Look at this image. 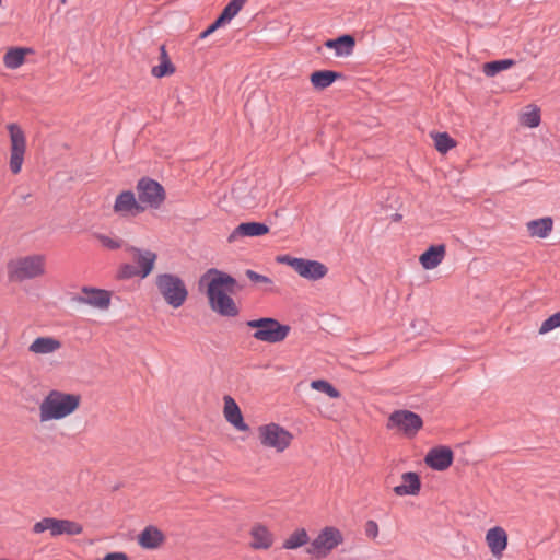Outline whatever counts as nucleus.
Segmentation results:
<instances>
[{"mask_svg": "<svg viewBox=\"0 0 560 560\" xmlns=\"http://www.w3.org/2000/svg\"><path fill=\"white\" fill-rule=\"evenodd\" d=\"M7 275L15 283L42 278L46 275V256L30 254L14 257L7 264Z\"/></svg>", "mask_w": 560, "mask_h": 560, "instance_id": "nucleus-3", "label": "nucleus"}, {"mask_svg": "<svg viewBox=\"0 0 560 560\" xmlns=\"http://www.w3.org/2000/svg\"><path fill=\"white\" fill-rule=\"evenodd\" d=\"M355 40L351 35H342L335 39H328L325 43L327 48L334 49L336 56L347 57L353 52Z\"/></svg>", "mask_w": 560, "mask_h": 560, "instance_id": "nucleus-27", "label": "nucleus"}, {"mask_svg": "<svg viewBox=\"0 0 560 560\" xmlns=\"http://www.w3.org/2000/svg\"><path fill=\"white\" fill-rule=\"evenodd\" d=\"M515 65L513 59H501L495 61L486 62L482 66V71L487 77H494L501 71L509 70Z\"/></svg>", "mask_w": 560, "mask_h": 560, "instance_id": "nucleus-32", "label": "nucleus"}, {"mask_svg": "<svg viewBox=\"0 0 560 560\" xmlns=\"http://www.w3.org/2000/svg\"><path fill=\"white\" fill-rule=\"evenodd\" d=\"M248 536V546L255 551H267L272 548L276 541V536L271 529L260 522H256L250 526Z\"/></svg>", "mask_w": 560, "mask_h": 560, "instance_id": "nucleus-14", "label": "nucleus"}, {"mask_svg": "<svg viewBox=\"0 0 560 560\" xmlns=\"http://www.w3.org/2000/svg\"><path fill=\"white\" fill-rule=\"evenodd\" d=\"M245 275L252 282L260 284H272V280L269 277L260 275L254 270L248 269L246 270Z\"/></svg>", "mask_w": 560, "mask_h": 560, "instance_id": "nucleus-38", "label": "nucleus"}, {"mask_svg": "<svg viewBox=\"0 0 560 560\" xmlns=\"http://www.w3.org/2000/svg\"><path fill=\"white\" fill-rule=\"evenodd\" d=\"M113 210L120 218H133L144 211V206H141L132 191L125 190L117 195Z\"/></svg>", "mask_w": 560, "mask_h": 560, "instance_id": "nucleus-15", "label": "nucleus"}, {"mask_svg": "<svg viewBox=\"0 0 560 560\" xmlns=\"http://www.w3.org/2000/svg\"><path fill=\"white\" fill-rule=\"evenodd\" d=\"M226 23L221 20V18L219 16L211 25H209L207 28H208V32H210V34L214 33L219 27L225 25Z\"/></svg>", "mask_w": 560, "mask_h": 560, "instance_id": "nucleus-42", "label": "nucleus"}, {"mask_svg": "<svg viewBox=\"0 0 560 560\" xmlns=\"http://www.w3.org/2000/svg\"><path fill=\"white\" fill-rule=\"evenodd\" d=\"M119 278L121 279H129L132 277H139L138 269H136L135 266L125 264L119 269Z\"/></svg>", "mask_w": 560, "mask_h": 560, "instance_id": "nucleus-39", "label": "nucleus"}, {"mask_svg": "<svg viewBox=\"0 0 560 560\" xmlns=\"http://www.w3.org/2000/svg\"><path fill=\"white\" fill-rule=\"evenodd\" d=\"M160 59L161 63L152 68V75L155 78H163L165 75L173 74L175 72V67L171 62L165 46L160 47Z\"/></svg>", "mask_w": 560, "mask_h": 560, "instance_id": "nucleus-30", "label": "nucleus"}, {"mask_svg": "<svg viewBox=\"0 0 560 560\" xmlns=\"http://www.w3.org/2000/svg\"><path fill=\"white\" fill-rule=\"evenodd\" d=\"M61 3H62V4L67 3V0H61Z\"/></svg>", "mask_w": 560, "mask_h": 560, "instance_id": "nucleus-44", "label": "nucleus"}, {"mask_svg": "<svg viewBox=\"0 0 560 560\" xmlns=\"http://www.w3.org/2000/svg\"><path fill=\"white\" fill-rule=\"evenodd\" d=\"M255 433L258 445L276 454L287 452L294 441V434L290 430L273 421L259 424Z\"/></svg>", "mask_w": 560, "mask_h": 560, "instance_id": "nucleus-4", "label": "nucleus"}, {"mask_svg": "<svg viewBox=\"0 0 560 560\" xmlns=\"http://www.w3.org/2000/svg\"><path fill=\"white\" fill-rule=\"evenodd\" d=\"M421 489V481L416 472L409 471L401 475V483L394 487V493L398 497L417 495Z\"/></svg>", "mask_w": 560, "mask_h": 560, "instance_id": "nucleus-24", "label": "nucleus"}, {"mask_svg": "<svg viewBox=\"0 0 560 560\" xmlns=\"http://www.w3.org/2000/svg\"><path fill=\"white\" fill-rule=\"evenodd\" d=\"M525 226L530 237L546 238L553 229V220L550 217H544L528 221Z\"/></svg>", "mask_w": 560, "mask_h": 560, "instance_id": "nucleus-25", "label": "nucleus"}, {"mask_svg": "<svg viewBox=\"0 0 560 560\" xmlns=\"http://www.w3.org/2000/svg\"><path fill=\"white\" fill-rule=\"evenodd\" d=\"M446 256V246L444 244L432 245L419 256V262L425 270L435 269L441 265Z\"/></svg>", "mask_w": 560, "mask_h": 560, "instance_id": "nucleus-22", "label": "nucleus"}, {"mask_svg": "<svg viewBox=\"0 0 560 560\" xmlns=\"http://www.w3.org/2000/svg\"><path fill=\"white\" fill-rule=\"evenodd\" d=\"M486 544L495 559H501L508 548V533L501 526H494L487 530Z\"/></svg>", "mask_w": 560, "mask_h": 560, "instance_id": "nucleus-16", "label": "nucleus"}, {"mask_svg": "<svg viewBox=\"0 0 560 560\" xmlns=\"http://www.w3.org/2000/svg\"><path fill=\"white\" fill-rule=\"evenodd\" d=\"M138 200L141 206L158 209L165 200L164 188L155 180L141 178L137 184Z\"/></svg>", "mask_w": 560, "mask_h": 560, "instance_id": "nucleus-12", "label": "nucleus"}, {"mask_svg": "<svg viewBox=\"0 0 560 560\" xmlns=\"http://www.w3.org/2000/svg\"><path fill=\"white\" fill-rule=\"evenodd\" d=\"M425 463L435 470H445L453 463V452L448 447L432 448L425 456Z\"/></svg>", "mask_w": 560, "mask_h": 560, "instance_id": "nucleus-23", "label": "nucleus"}, {"mask_svg": "<svg viewBox=\"0 0 560 560\" xmlns=\"http://www.w3.org/2000/svg\"><path fill=\"white\" fill-rule=\"evenodd\" d=\"M96 560H129V557L122 551H115L108 552L103 558Z\"/></svg>", "mask_w": 560, "mask_h": 560, "instance_id": "nucleus-41", "label": "nucleus"}, {"mask_svg": "<svg viewBox=\"0 0 560 560\" xmlns=\"http://www.w3.org/2000/svg\"><path fill=\"white\" fill-rule=\"evenodd\" d=\"M82 301L93 307L106 310L110 304V295L105 290L84 289Z\"/></svg>", "mask_w": 560, "mask_h": 560, "instance_id": "nucleus-26", "label": "nucleus"}, {"mask_svg": "<svg viewBox=\"0 0 560 560\" xmlns=\"http://www.w3.org/2000/svg\"><path fill=\"white\" fill-rule=\"evenodd\" d=\"M155 287L163 301L173 308L182 307L188 299L184 280L174 273L158 275Z\"/></svg>", "mask_w": 560, "mask_h": 560, "instance_id": "nucleus-5", "label": "nucleus"}, {"mask_svg": "<svg viewBox=\"0 0 560 560\" xmlns=\"http://www.w3.org/2000/svg\"><path fill=\"white\" fill-rule=\"evenodd\" d=\"M248 328L255 329L253 337L256 340L278 343L283 341L289 332L290 326L280 324L277 319L271 317H261L258 319H252L246 323Z\"/></svg>", "mask_w": 560, "mask_h": 560, "instance_id": "nucleus-7", "label": "nucleus"}, {"mask_svg": "<svg viewBox=\"0 0 560 560\" xmlns=\"http://www.w3.org/2000/svg\"><path fill=\"white\" fill-rule=\"evenodd\" d=\"M338 78H340V73L331 71V70H319L314 71L310 81L312 85L317 90H324L330 86Z\"/></svg>", "mask_w": 560, "mask_h": 560, "instance_id": "nucleus-28", "label": "nucleus"}, {"mask_svg": "<svg viewBox=\"0 0 560 560\" xmlns=\"http://www.w3.org/2000/svg\"><path fill=\"white\" fill-rule=\"evenodd\" d=\"M520 122L529 128H536L540 124V109L536 105H528L520 115Z\"/></svg>", "mask_w": 560, "mask_h": 560, "instance_id": "nucleus-31", "label": "nucleus"}, {"mask_svg": "<svg viewBox=\"0 0 560 560\" xmlns=\"http://www.w3.org/2000/svg\"><path fill=\"white\" fill-rule=\"evenodd\" d=\"M247 0H231L220 14L221 20L229 23L234 16L238 14Z\"/></svg>", "mask_w": 560, "mask_h": 560, "instance_id": "nucleus-35", "label": "nucleus"}, {"mask_svg": "<svg viewBox=\"0 0 560 560\" xmlns=\"http://www.w3.org/2000/svg\"><path fill=\"white\" fill-rule=\"evenodd\" d=\"M200 288L206 290L210 308L224 317H235L240 308L232 298L236 281L218 269L208 270L199 280Z\"/></svg>", "mask_w": 560, "mask_h": 560, "instance_id": "nucleus-1", "label": "nucleus"}, {"mask_svg": "<svg viewBox=\"0 0 560 560\" xmlns=\"http://www.w3.org/2000/svg\"><path fill=\"white\" fill-rule=\"evenodd\" d=\"M223 404L224 419L237 431L247 432L249 427L245 422L241 408L235 399L226 395L223 397Z\"/></svg>", "mask_w": 560, "mask_h": 560, "instance_id": "nucleus-17", "label": "nucleus"}, {"mask_svg": "<svg viewBox=\"0 0 560 560\" xmlns=\"http://www.w3.org/2000/svg\"><path fill=\"white\" fill-rule=\"evenodd\" d=\"M343 534L340 529L327 526L310 542L306 552L312 559H324L343 544Z\"/></svg>", "mask_w": 560, "mask_h": 560, "instance_id": "nucleus-8", "label": "nucleus"}, {"mask_svg": "<svg viewBox=\"0 0 560 560\" xmlns=\"http://www.w3.org/2000/svg\"><path fill=\"white\" fill-rule=\"evenodd\" d=\"M560 327V311L549 316L539 327V335H546L549 331Z\"/></svg>", "mask_w": 560, "mask_h": 560, "instance_id": "nucleus-37", "label": "nucleus"}, {"mask_svg": "<svg viewBox=\"0 0 560 560\" xmlns=\"http://www.w3.org/2000/svg\"><path fill=\"white\" fill-rule=\"evenodd\" d=\"M95 238L98 242V244L106 249L115 250L124 246V241L117 236H110L107 234H96Z\"/></svg>", "mask_w": 560, "mask_h": 560, "instance_id": "nucleus-36", "label": "nucleus"}, {"mask_svg": "<svg viewBox=\"0 0 560 560\" xmlns=\"http://www.w3.org/2000/svg\"><path fill=\"white\" fill-rule=\"evenodd\" d=\"M421 417L409 410H396L388 417L386 428L407 438H413L422 428Z\"/></svg>", "mask_w": 560, "mask_h": 560, "instance_id": "nucleus-11", "label": "nucleus"}, {"mask_svg": "<svg viewBox=\"0 0 560 560\" xmlns=\"http://www.w3.org/2000/svg\"><path fill=\"white\" fill-rule=\"evenodd\" d=\"M269 232V228L260 222H244L238 224L229 235V243L236 242L241 237L262 236Z\"/></svg>", "mask_w": 560, "mask_h": 560, "instance_id": "nucleus-19", "label": "nucleus"}, {"mask_svg": "<svg viewBox=\"0 0 560 560\" xmlns=\"http://www.w3.org/2000/svg\"><path fill=\"white\" fill-rule=\"evenodd\" d=\"M210 35H211L210 32H208V28H206L203 32L200 33L199 37L201 39H205V38H207Z\"/></svg>", "mask_w": 560, "mask_h": 560, "instance_id": "nucleus-43", "label": "nucleus"}, {"mask_svg": "<svg viewBox=\"0 0 560 560\" xmlns=\"http://www.w3.org/2000/svg\"><path fill=\"white\" fill-rule=\"evenodd\" d=\"M126 250L129 253L133 266L138 269L140 278H147L154 270L158 259L155 252L137 246H127Z\"/></svg>", "mask_w": 560, "mask_h": 560, "instance_id": "nucleus-13", "label": "nucleus"}, {"mask_svg": "<svg viewBox=\"0 0 560 560\" xmlns=\"http://www.w3.org/2000/svg\"><path fill=\"white\" fill-rule=\"evenodd\" d=\"M310 387L316 392H320L327 395L332 399H338L341 397L340 392L326 380H314L310 383Z\"/></svg>", "mask_w": 560, "mask_h": 560, "instance_id": "nucleus-33", "label": "nucleus"}, {"mask_svg": "<svg viewBox=\"0 0 560 560\" xmlns=\"http://www.w3.org/2000/svg\"><path fill=\"white\" fill-rule=\"evenodd\" d=\"M7 129L9 132V170L13 175H18L22 172L26 156V136L15 122L9 124Z\"/></svg>", "mask_w": 560, "mask_h": 560, "instance_id": "nucleus-9", "label": "nucleus"}, {"mask_svg": "<svg viewBox=\"0 0 560 560\" xmlns=\"http://www.w3.org/2000/svg\"><path fill=\"white\" fill-rule=\"evenodd\" d=\"M33 54L34 49L31 47L13 46L5 50L2 61L7 69L16 70L26 62V57Z\"/></svg>", "mask_w": 560, "mask_h": 560, "instance_id": "nucleus-20", "label": "nucleus"}, {"mask_svg": "<svg viewBox=\"0 0 560 560\" xmlns=\"http://www.w3.org/2000/svg\"><path fill=\"white\" fill-rule=\"evenodd\" d=\"M62 348V342L52 336H39L35 338L27 350L33 355H49L58 352Z\"/></svg>", "mask_w": 560, "mask_h": 560, "instance_id": "nucleus-18", "label": "nucleus"}, {"mask_svg": "<svg viewBox=\"0 0 560 560\" xmlns=\"http://www.w3.org/2000/svg\"><path fill=\"white\" fill-rule=\"evenodd\" d=\"M31 532L34 535H42L47 532L51 538H57L63 535L79 536L83 533V525L68 518L46 516L35 522Z\"/></svg>", "mask_w": 560, "mask_h": 560, "instance_id": "nucleus-6", "label": "nucleus"}, {"mask_svg": "<svg viewBox=\"0 0 560 560\" xmlns=\"http://www.w3.org/2000/svg\"><path fill=\"white\" fill-rule=\"evenodd\" d=\"M276 261L290 266L301 278L308 281H318L328 273L327 266L318 260L279 255Z\"/></svg>", "mask_w": 560, "mask_h": 560, "instance_id": "nucleus-10", "label": "nucleus"}, {"mask_svg": "<svg viewBox=\"0 0 560 560\" xmlns=\"http://www.w3.org/2000/svg\"><path fill=\"white\" fill-rule=\"evenodd\" d=\"M431 137L434 140V147L440 153H446L451 149L456 147V141L448 136L446 132L432 133Z\"/></svg>", "mask_w": 560, "mask_h": 560, "instance_id": "nucleus-34", "label": "nucleus"}, {"mask_svg": "<svg viewBox=\"0 0 560 560\" xmlns=\"http://www.w3.org/2000/svg\"><path fill=\"white\" fill-rule=\"evenodd\" d=\"M365 533H366L368 537L373 538V539L376 538L378 535V526H377L376 522L369 521L365 525Z\"/></svg>", "mask_w": 560, "mask_h": 560, "instance_id": "nucleus-40", "label": "nucleus"}, {"mask_svg": "<svg viewBox=\"0 0 560 560\" xmlns=\"http://www.w3.org/2000/svg\"><path fill=\"white\" fill-rule=\"evenodd\" d=\"M308 534L304 528L295 529L282 542V548L287 550L298 549L308 542Z\"/></svg>", "mask_w": 560, "mask_h": 560, "instance_id": "nucleus-29", "label": "nucleus"}, {"mask_svg": "<svg viewBox=\"0 0 560 560\" xmlns=\"http://www.w3.org/2000/svg\"><path fill=\"white\" fill-rule=\"evenodd\" d=\"M81 405V396L60 389H50L38 405V420L42 424L65 420Z\"/></svg>", "mask_w": 560, "mask_h": 560, "instance_id": "nucleus-2", "label": "nucleus"}, {"mask_svg": "<svg viewBox=\"0 0 560 560\" xmlns=\"http://www.w3.org/2000/svg\"><path fill=\"white\" fill-rule=\"evenodd\" d=\"M137 541L143 549H159L165 541V535L156 526H147L137 537Z\"/></svg>", "mask_w": 560, "mask_h": 560, "instance_id": "nucleus-21", "label": "nucleus"}]
</instances>
